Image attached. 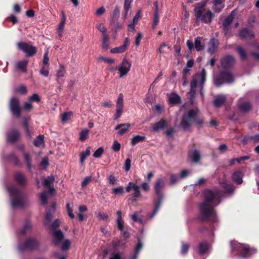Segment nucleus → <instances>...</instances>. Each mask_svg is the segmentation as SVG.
Segmentation results:
<instances>
[{
  "instance_id": "obj_1",
  "label": "nucleus",
  "mask_w": 259,
  "mask_h": 259,
  "mask_svg": "<svg viewBox=\"0 0 259 259\" xmlns=\"http://www.w3.org/2000/svg\"><path fill=\"white\" fill-rule=\"evenodd\" d=\"M202 194L203 201L199 205V220L202 222L216 223L218 216L214 208L221 201L220 192L218 190L212 191L207 189L203 191Z\"/></svg>"
},
{
  "instance_id": "obj_2",
  "label": "nucleus",
  "mask_w": 259,
  "mask_h": 259,
  "mask_svg": "<svg viewBox=\"0 0 259 259\" xmlns=\"http://www.w3.org/2000/svg\"><path fill=\"white\" fill-rule=\"evenodd\" d=\"M7 191L11 199V205L13 208L22 207L24 205L27 195L13 185H8Z\"/></svg>"
},
{
  "instance_id": "obj_3",
  "label": "nucleus",
  "mask_w": 259,
  "mask_h": 259,
  "mask_svg": "<svg viewBox=\"0 0 259 259\" xmlns=\"http://www.w3.org/2000/svg\"><path fill=\"white\" fill-rule=\"evenodd\" d=\"M164 186L165 181L163 178L158 179L155 183L154 189L155 195L157 198V200L154 202L155 207L153 212L150 216L151 218H153L156 214L160 207L162 199L164 197L162 190L164 188Z\"/></svg>"
},
{
  "instance_id": "obj_4",
  "label": "nucleus",
  "mask_w": 259,
  "mask_h": 259,
  "mask_svg": "<svg viewBox=\"0 0 259 259\" xmlns=\"http://www.w3.org/2000/svg\"><path fill=\"white\" fill-rule=\"evenodd\" d=\"M198 112L194 109L189 110L187 114H184L181 121V125L184 130H187L191 126L192 123L195 121L198 125L203 123V120L197 118Z\"/></svg>"
},
{
  "instance_id": "obj_5",
  "label": "nucleus",
  "mask_w": 259,
  "mask_h": 259,
  "mask_svg": "<svg viewBox=\"0 0 259 259\" xmlns=\"http://www.w3.org/2000/svg\"><path fill=\"white\" fill-rule=\"evenodd\" d=\"M206 71L203 69L200 73H196L192 77L190 83V94L191 97H193L196 93V88L197 84L200 88V93L201 96H203V89L204 82L206 79Z\"/></svg>"
},
{
  "instance_id": "obj_6",
  "label": "nucleus",
  "mask_w": 259,
  "mask_h": 259,
  "mask_svg": "<svg viewBox=\"0 0 259 259\" xmlns=\"http://www.w3.org/2000/svg\"><path fill=\"white\" fill-rule=\"evenodd\" d=\"M232 251H239L242 257H248L257 252V249L250 247L248 244H241L236 242H230Z\"/></svg>"
},
{
  "instance_id": "obj_7",
  "label": "nucleus",
  "mask_w": 259,
  "mask_h": 259,
  "mask_svg": "<svg viewBox=\"0 0 259 259\" xmlns=\"http://www.w3.org/2000/svg\"><path fill=\"white\" fill-rule=\"evenodd\" d=\"M40 245V243L37 239L34 237L27 238L23 243L18 246V249L21 252L25 251H32L37 250Z\"/></svg>"
},
{
  "instance_id": "obj_8",
  "label": "nucleus",
  "mask_w": 259,
  "mask_h": 259,
  "mask_svg": "<svg viewBox=\"0 0 259 259\" xmlns=\"http://www.w3.org/2000/svg\"><path fill=\"white\" fill-rule=\"evenodd\" d=\"M233 74L229 71L223 70L219 75L214 79V83L217 87H220L224 83H231L234 81Z\"/></svg>"
},
{
  "instance_id": "obj_9",
  "label": "nucleus",
  "mask_w": 259,
  "mask_h": 259,
  "mask_svg": "<svg viewBox=\"0 0 259 259\" xmlns=\"http://www.w3.org/2000/svg\"><path fill=\"white\" fill-rule=\"evenodd\" d=\"M196 18V22H202L205 24L211 22L214 17V14L209 10L205 12V11L194 12Z\"/></svg>"
},
{
  "instance_id": "obj_10",
  "label": "nucleus",
  "mask_w": 259,
  "mask_h": 259,
  "mask_svg": "<svg viewBox=\"0 0 259 259\" xmlns=\"http://www.w3.org/2000/svg\"><path fill=\"white\" fill-rule=\"evenodd\" d=\"M9 108L12 115L17 118L20 117L22 109L20 106V100L16 97H12L9 102Z\"/></svg>"
},
{
  "instance_id": "obj_11",
  "label": "nucleus",
  "mask_w": 259,
  "mask_h": 259,
  "mask_svg": "<svg viewBox=\"0 0 259 259\" xmlns=\"http://www.w3.org/2000/svg\"><path fill=\"white\" fill-rule=\"evenodd\" d=\"M18 48L26 54L27 57L34 56L37 53V50L36 47L29 45L25 42L17 43Z\"/></svg>"
},
{
  "instance_id": "obj_12",
  "label": "nucleus",
  "mask_w": 259,
  "mask_h": 259,
  "mask_svg": "<svg viewBox=\"0 0 259 259\" xmlns=\"http://www.w3.org/2000/svg\"><path fill=\"white\" fill-rule=\"evenodd\" d=\"M132 189L134 190V193L132 195L133 200L135 201L141 196L140 187L136 183L130 182L125 187V191L130 192Z\"/></svg>"
},
{
  "instance_id": "obj_13",
  "label": "nucleus",
  "mask_w": 259,
  "mask_h": 259,
  "mask_svg": "<svg viewBox=\"0 0 259 259\" xmlns=\"http://www.w3.org/2000/svg\"><path fill=\"white\" fill-rule=\"evenodd\" d=\"M131 65V63L126 58H124L122 60L121 64L118 68V70L120 73V77H122L127 74L130 70Z\"/></svg>"
},
{
  "instance_id": "obj_14",
  "label": "nucleus",
  "mask_w": 259,
  "mask_h": 259,
  "mask_svg": "<svg viewBox=\"0 0 259 259\" xmlns=\"http://www.w3.org/2000/svg\"><path fill=\"white\" fill-rule=\"evenodd\" d=\"M116 111L114 115V119L117 120L120 117L123 112V97L122 94L120 93L118 97L116 102Z\"/></svg>"
},
{
  "instance_id": "obj_15",
  "label": "nucleus",
  "mask_w": 259,
  "mask_h": 259,
  "mask_svg": "<svg viewBox=\"0 0 259 259\" xmlns=\"http://www.w3.org/2000/svg\"><path fill=\"white\" fill-rule=\"evenodd\" d=\"M221 65L224 69H228L232 67L235 63L234 57L232 55H227L221 60Z\"/></svg>"
},
{
  "instance_id": "obj_16",
  "label": "nucleus",
  "mask_w": 259,
  "mask_h": 259,
  "mask_svg": "<svg viewBox=\"0 0 259 259\" xmlns=\"http://www.w3.org/2000/svg\"><path fill=\"white\" fill-rule=\"evenodd\" d=\"M20 133L17 129H14L7 133V140L8 142L14 143L19 139Z\"/></svg>"
},
{
  "instance_id": "obj_17",
  "label": "nucleus",
  "mask_w": 259,
  "mask_h": 259,
  "mask_svg": "<svg viewBox=\"0 0 259 259\" xmlns=\"http://www.w3.org/2000/svg\"><path fill=\"white\" fill-rule=\"evenodd\" d=\"M130 45V39L126 37L122 45L111 49L110 52L112 54L122 53L124 52Z\"/></svg>"
},
{
  "instance_id": "obj_18",
  "label": "nucleus",
  "mask_w": 259,
  "mask_h": 259,
  "mask_svg": "<svg viewBox=\"0 0 259 259\" xmlns=\"http://www.w3.org/2000/svg\"><path fill=\"white\" fill-rule=\"evenodd\" d=\"M14 179L16 183L20 186L26 185L27 179L25 175L21 172H16L14 176Z\"/></svg>"
},
{
  "instance_id": "obj_19",
  "label": "nucleus",
  "mask_w": 259,
  "mask_h": 259,
  "mask_svg": "<svg viewBox=\"0 0 259 259\" xmlns=\"http://www.w3.org/2000/svg\"><path fill=\"white\" fill-rule=\"evenodd\" d=\"M126 241L125 240H122L117 238H115L112 242V246L114 250H118L119 248L125 249Z\"/></svg>"
},
{
  "instance_id": "obj_20",
  "label": "nucleus",
  "mask_w": 259,
  "mask_h": 259,
  "mask_svg": "<svg viewBox=\"0 0 259 259\" xmlns=\"http://www.w3.org/2000/svg\"><path fill=\"white\" fill-rule=\"evenodd\" d=\"M53 236L55 239L53 241V244L58 245L64 238V235L60 230L55 231L53 232Z\"/></svg>"
},
{
  "instance_id": "obj_21",
  "label": "nucleus",
  "mask_w": 259,
  "mask_h": 259,
  "mask_svg": "<svg viewBox=\"0 0 259 259\" xmlns=\"http://www.w3.org/2000/svg\"><path fill=\"white\" fill-rule=\"evenodd\" d=\"M244 176V174L240 170H237L234 171L232 176V179L233 182L238 185H240L242 183V178Z\"/></svg>"
},
{
  "instance_id": "obj_22",
  "label": "nucleus",
  "mask_w": 259,
  "mask_h": 259,
  "mask_svg": "<svg viewBox=\"0 0 259 259\" xmlns=\"http://www.w3.org/2000/svg\"><path fill=\"white\" fill-rule=\"evenodd\" d=\"M65 72L66 70L64 66L62 65H60L56 74V80L60 87L62 85V84L64 82V80L61 78V77H63L64 76Z\"/></svg>"
},
{
  "instance_id": "obj_23",
  "label": "nucleus",
  "mask_w": 259,
  "mask_h": 259,
  "mask_svg": "<svg viewBox=\"0 0 259 259\" xmlns=\"http://www.w3.org/2000/svg\"><path fill=\"white\" fill-rule=\"evenodd\" d=\"M208 45L209 47L208 48V52L210 54H212L218 49L219 45V41L217 39L212 38L209 41Z\"/></svg>"
},
{
  "instance_id": "obj_24",
  "label": "nucleus",
  "mask_w": 259,
  "mask_h": 259,
  "mask_svg": "<svg viewBox=\"0 0 259 259\" xmlns=\"http://www.w3.org/2000/svg\"><path fill=\"white\" fill-rule=\"evenodd\" d=\"M239 36L242 38H249L250 39L254 37L253 32L247 28H243L239 32Z\"/></svg>"
},
{
  "instance_id": "obj_25",
  "label": "nucleus",
  "mask_w": 259,
  "mask_h": 259,
  "mask_svg": "<svg viewBox=\"0 0 259 259\" xmlns=\"http://www.w3.org/2000/svg\"><path fill=\"white\" fill-rule=\"evenodd\" d=\"M167 122L165 119H161L160 121L155 123L152 126L154 132H157L159 130L163 129L167 126Z\"/></svg>"
},
{
  "instance_id": "obj_26",
  "label": "nucleus",
  "mask_w": 259,
  "mask_h": 259,
  "mask_svg": "<svg viewBox=\"0 0 259 259\" xmlns=\"http://www.w3.org/2000/svg\"><path fill=\"white\" fill-rule=\"evenodd\" d=\"M133 0H124L123 10L122 13V18L125 19L127 17L128 12L131 9V3Z\"/></svg>"
},
{
  "instance_id": "obj_27",
  "label": "nucleus",
  "mask_w": 259,
  "mask_h": 259,
  "mask_svg": "<svg viewBox=\"0 0 259 259\" xmlns=\"http://www.w3.org/2000/svg\"><path fill=\"white\" fill-rule=\"evenodd\" d=\"M143 243L140 239L138 240V243L135 246L134 253L130 257V259H137L138 256L143 247Z\"/></svg>"
},
{
  "instance_id": "obj_28",
  "label": "nucleus",
  "mask_w": 259,
  "mask_h": 259,
  "mask_svg": "<svg viewBox=\"0 0 259 259\" xmlns=\"http://www.w3.org/2000/svg\"><path fill=\"white\" fill-rule=\"evenodd\" d=\"M238 108L240 111L246 113L251 109L252 105L249 102H243L239 104Z\"/></svg>"
},
{
  "instance_id": "obj_29",
  "label": "nucleus",
  "mask_w": 259,
  "mask_h": 259,
  "mask_svg": "<svg viewBox=\"0 0 259 259\" xmlns=\"http://www.w3.org/2000/svg\"><path fill=\"white\" fill-rule=\"evenodd\" d=\"M23 157L27 169L29 170H31V168H32V156L28 153L24 152Z\"/></svg>"
},
{
  "instance_id": "obj_30",
  "label": "nucleus",
  "mask_w": 259,
  "mask_h": 259,
  "mask_svg": "<svg viewBox=\"0 0 259 259\" xmlns=\"http://www.w3.org/2000/svg\"><path fill=\"white\" fill-rule=\"evenodd\" d=\"M199 253L200 255L204 254L209 249V244L206 241L200 242L198 246Z\"/></svg>"
},
{
  "instance_id": "obj_31",
  "label": "nucleus",
  "mask_w": 259,
  "mask_h": 259,
  "mask_svg": "<svg viewBox=\"0 0 259 259\" xmlns=\"http://www.w3.org/2000/svg\"><path fill=\"white\" fill-rule=\"evenodd\" d=\"M28 61L26 60L18 61L16 64V67L22 72H25L27 70V66Z\"/></svg>"
},
{
  "instance_id": "obj_32",
  "label": "nucleus",
  "mask_w": 259,
  "mask_h": 259,
  "mask_svg": "<svg viewBox=\"0 0 259 259\" xmlns=\"http://www.w3.org/2000/svg\"><path fill=\"white\" fill-rule=\"evenodd\" d=\"M168 100L170 104L172 105H176L180 103L181 98L177 93H172L170 95Z\"/></svg>"
},
{
  "instance_id": "obj_33",
  "label": "nucleus",
  "mask_w": 259,
  "mask_h": 259,
  "mask_svg": "<svg viewBox=\"0 0 259 259\" xmlns=\"http://www.w3.org/2000/svg\"><path fill=\"white\" fill-rule=\"evenodd\" d=\"M56 209V204L54 203L51 208L47 211L46 215V221L50 222L51 221L54 217V213H55Z\"/></svg>"
},
{
  "instance_id": "obj_34",
  "label": "nucleus",
  "mask_w": 259,
  "mask_h": 259,
  "mask_svg": "<svg viewBox=\"0 0 259 259\" xmlns=\"http://www.w3.org/2000/svg\"><path fill=\"white\" fill-rule=\"evenodd\" d=\"M226 101V97L225 96H218L213 101V105L216 107H219L223 105Z\"/></svg>"
},
{
  "instance_id": "obj_35",
  "label": "nucleus",
  "mask_w": 259,
  "mask_h": 259,
  "mask_svg": "<svg viewBox=\"0 0 259 259\" xmlns=\"http://www.w3.org/2000/svg\"><path fill=\"white\" fill-rule=\"evenodd\" d=\"M236 51L238 54L241 60L244 61L247 58V54L245 50L242 47L238 46L236 47Z\"/></svg>"
},
{
  "instance_id": "obj_36",
  "label": "nucleus",
  "mask_w": 259,
  "mask_h": 259,
  "mask_svg": "<svg viewBox=\"0 0 259 259\" xmlns=\"http://www.w3.org/2000/svg\"><path fill=\"white\" fill-rule=\"evenodd\" d=\"M7 159L14 162L15 165L20 166L21 163L18 157L14 153H12L7 156Z\"/></svg>"
},
{
  "instance_id": "obj_37",
  "label": "nucleus",
  "mask_w": 259,
  "mask_h": 259,
  "mask_svg": "<svg viewBox=\"0 0 259 259\" xmlns=\"http://www.w3.org/2000/svg\"><path fill=\"white\" fill-rule=\"evenodd\" d=\"M234 10L232 11L231 14L224 20L222 23L223 26H230L234 19Z\"/></svg>"
},
{
  "instance_id": "obj_38",
  "label": "nucleus",
  "mask_w": 259,
  "mask_h": 259,
  "mask_svg": "<svg viewBox=\"0 0 259 259\" xmlns=\"http://www.w3.org/2000/svg\"><path fill=\"white\" fill-rule=\"evenodd\" d=\"M110 45L109 36L108 34H105L103 36L102 48L104 50H107Z\"/></svg>"
},
{
  "instance_id": "obj_39",
  "label": "nucleus",
  "mask_w": 259,
  "mask_h": 259,
  "mask_svg": "<svg viewBox=\"0 0 259 259\" xmlns=\"http://www.w3.org/2000/svg\"><path fill=\"white\" fill-rule=\"evenodd\" d=\"M120 14V9L118 6H116L113 11L112 15L111 17V22H115L117 21Z\"/></svg>"
},
{
  "instance_id": "obj_40",
  "label": "nucleus",
  "mask_w": 259,
  "mask_h": 259,
  "mask_svg": "<svg viewBox=\"0 0 259 259\" xmlns=\"http://www.w3.org/2000/svg\"><path fill=\"white\" fill-rule=\"evenodd\" d=\"M54 181L55 178L53 176H49L44 180L43 185L47 188L51 187L53 186Z\"/></svg>"
},
{
  "instance_id": "obj_41",
  "label": "nucleus",
  "mask_w": 259,
  "mask_h": 259,
  "mask_svg": "<svg viewBox=\"0 0 259 259\" xmlns=\"http://www.w3.org/2000/svg\"><path fill=\"white\" fill-rule=\"evenodd\" d=\"M145 136L137 135L133 138L131 141V144L135 146L139 143L142 142L146 140Z\"/></svg>"
},
{
  "instance_id": "obj_42",
  "label": "nucleus",
  "mask_w": 259,
  "mask_h": 259,
  "mask_svg": "<svg viewBox=\"0 0 259 259\" xmlns=\"http://www.w3.org/2000/svg\"><path fill=\"white\" fill-rule=\"evenodd\" d=\"M91 147H88L84 152H82L80 153V161L82 165L84 164V161L85 160L87 157L90 155Z\"/></svg>"
},
{
  "instance_id": "obj_43",
  "label": "nucleus",
  "mask_w": 259,
  "mask_h": 259,
  "mask_svg": "<svg viewBox=\"0 0 259 259\" xmlns=\"http://www.w3.org/2000/svg\"><path fill=\"white\" fill-rule=\"evenodd\" d=\"M207 4L206 1H202L200 3H197L195 6L194 9V12H196L197 11H205V7Z\"/></svg>"
},
{
  "instance_id": "obj_44",
  "label": "nucleus",
  "mask_w": 259,
  "mask_h": 259,
  "mask_svg": "<svg viewBox=\"0 0 259 259\" xmlns=\"http://www.w3.org/2000/svg\"><path fill=\"white\" fill-rule=\"evenodd\" d=\"M32 225L31 222L27 221L25 222L24 227L20 231V234L22 235H24L27 231L31 230Z\"/></svg>"
},
{
  "instance_id": "obj_45",
  "label": "nucleus",
  "mask_w": 259,
  "mask_h": 259,
  "mask_svg": "<svg viewBox=\"0 0 259 259\" xmlns=\"http://www.w3.org/2000/svg\"><path fill=\"white\" fill-rule=\"evenodd\" d=\"M191 158L193 161L195 162H199L200 159V154L199 152L197 150H194L192 153Z\"/></svg>"
},
{
  "instance_id": "obj_46",
  "label": "nucleus",
  "mask_w": 259,
  "mask_h": 259,
  "mask_svg": "<svg viewBox=\"0 0 259 259\" xmlns=\"http://www.w3.org/2000/svg\"><path fill=\"white\" fill-rule=\"evenodd\" d=\"M223 188L225 191V193L232 194L234 191V186L231 184H225Z\"/></svg>"
},
{
  "instance_id": "obj_47",
  "label": "nucleus",
  "mask_w": 259,
  "mask_h": 259,
  "mask_svg": "<svg viewBox=\"0 0 259 259\" xmlns=\"http://www.w3.org/2000/svg\"><path fill=\"white\" fill-rule=\"evenodd\" d=\"M44 136L42 135H39L37 137V138L35 139V140L33 142L34 145L36 147H39L41 144H42L44 142Z\"/></svg>"
},
{
  "instance_id": "obj_48",
  "label": "nucleus",
  "mask_w": 259,
  "mask_h": 259,
  "mask_svg": "<svg viewBox=\"0 0 259 259\" xmlns=\"http://www.w3.org/2000/svg\"><path fill=\"white\" fill-rule=\"evenodd\" d=\"M66 22V16L65 15V14L63 11H62V18H61V21L59 23V26H58V31L60 32H61L64 27L65 24Z\"/></svg>"
},
{
  "instance_id": "obj_49",
  "label": "nucleus",
  "mask_w": 259,
  "mask_h": 259,
  "mask_svg": "<svg viewBox=\"0 0 259 259\" xmlns=\"http://www.w3.org/2000/svg\"><path fill=\"white\" fill-rule=\"evenodd\" d=\"M190 248V244L187 242H182L181 248V253L183 255H185L187 253L188 250Z\"/></svg>"
},
{
  "instance_id": "obj_50",
  "label": "nucleus",
  "mask_w": 259,
  "mask_h": 259,
  "mask_svg": "<svg viewBox=\"0 0 259 259\" xmlns=\"http://www.w3.org/2000/svg\"><path fill=\"white\" fill-rule=\"evenodd\" d=\"M89 133V130L87 128L83 129L80 133L79 140L83 142L87 139Z\"/></svg>"
},
{
  "instance_id": "obj_51",
  "label": "nucleus",
  "mask_w": 259,
  "mask_h": 259,
  "mask_svg": "<svg viewBox=\"0 0 259 259\" xmlns=\"http://www.w3.org/2000/svg\"><path fill=\"white\" fill-rule=\"evenodd\" d=\"M245 141H252L254 143L259 142V134H256L251 136L245 137L243 139V142Z\"/></svg>"
},
{
  "instance_id": "obj_52",
  "label": "nucleus",
  "mask_w": 259,
  "mask_h": 259,
  "mask_svg": "<svg viewBox=\"0 0 259 259\" xmlns=\"http://www.w3.org/2000/svg\"><path fill=\"white\" fill-rule=\"evenodd\" d=\"M195 48L196 51L198 52L202 51L204 48V46L201 45V42L199 37H197L195 38Z\"/></svg>"
},
{
  "instance_id": "obj_53",
  "label": "nucleus",
  "mask_w": 259,
  "mask_h": 259,
  "mask_svg": "<svg viewBox=\"0 0 259 259\" xmlns=\"http://www.w3.org/2000/svg\"><path fill=\"white\" fill-rule=\"evenodd\" d=\"M40 199L42 205H45L48 203V198L46 192H43L40 193Z\"/></svg>"
},
{
  "instance_id": "obj_54",
  "label": "nucleus",
  "mask_w": 259,
  "mask_h": 259,
  "mask_svg": "<svg viewBox=\"0 0 259 259\" xmlns=\"http://www.w3.org/2000/svg\"><path fill=\"white\" fill-rule=\"evenodd\" d=\"M124 192L123 188L122 187H118L114 188L112 190V193L115 195H122Z\"/></svg>"
},
{
  "instance_id": "obj_55",
  "label": "nucleus",
  "mask_w": 259,
  "mask_h": 259,
  "mask_svg": "<svg viewBox=\"0 0 259 259\" xmlns=\"http://www.w3.org/2000/svg\"><path fill=\"white\" fill-rule=\"evenodd\" d=\"M123 124H125V125H123L118 132V134L120 136L124 134L131 125L130 123H123Z\"/></svg>"
},
{
  "instance_id": "obj_56",
  "label": "nucleus",
  "mask_w": 259,
  "mask_h": 259,
  "mask_svg": "<svg viewBox=\"0 0 259 259\" xmlns=\"http://www.w3.org/2000/svg\"><path fill=\"white\" fill-rule=\"evenodd\" d=\"M117 228L120 231H123L124 230V222L123 221L122 218L117 219Z\"/></svg>"
},
{
  "instance_id": "obj_57",
  "label": "nucleus",
  "mask_w": 259,
  "mask_h": 259,
  "mask_svg": "<svg viewBox=\"0 0 259 259\" xmlns=\"http://www.w3.org/2000/svg\"><path fill=\"white\" fill-rule=\"evenodd\" d=\"M104 152V149L100 147L97 149L93 154V157L95 158H100Z\"/></svg>"
},
{
  "instance_id": "obj_58",
  "label": "nucleus",
  "mask_w": 259,
  "mask_h": 259,
  "mask_svg": "<svg viewBox=\"0 0 259 259\" xmlns=\"http://www.w3.org/2000/svg\"><path fill=\"white\" fill-rule=\"evenodd\" d=\"M29 101L36 102L39 103L40 101V98L37 94H34L29 98Z\"/></svg>"
},
{
  "instance_id": "obj_59",
  "label": "nucleus",
  "mask_w": 259,
  "mask_h": 259,
  "mask_svg": "<svg viewBox=\"0 0 259 259\" xmlns=\"http://www.w3.org/2000/svg\"><path fill=\"white\" fill-rule=\"evenodd\" d=\"M73 115L72 112H65L62 115V121L65 122Z\"/></svg>"
},
{
  "instance_id": "obj_60",
  "label": "nucleus",
  "mask_w": 259,
  "mask_h": 259,
  "mask_svg": "<svg viewBox=\"0 0 259 259\" xmlns=\"http://www.w3.org/2000/svg\"><path fill=\"white\" fill-rule=\"evenodd\" d=\"M111 23L114 25V33L115 34H116L117 32L122 29V26L117 21H115V22Z\"/></svg>"
},
{
  "instance_id": "obj_61",
  "label": "nucleus",
  "mask_w": 259,
  "mask_h": 259,
  "mask_svg": "<svg viewBox=\"0 0 259 259\" xmlns=\"http://www.w3.org/2000/svg\"><path fill=\"white\" fill-rule=\"evenodd\" d=\"M93 181V179L91 177H85L83 181L81 183V187L82 188H85L87 186L91 183Z\"/></svg>"
},
{
  "instance_id": "obj_62",
  "label": "nucleus",
  "mask_w": 259,
  "mask_h": 259,
  "mask_svg": "<svg viewBox=\"0 0 259 259\" xmlns=\"http://www.w3.org/2000/svg\"><path fill=\"white\" fill-rule=\"evenodd\" d=\"M71 242L69 240H66L62 244L61 248L63 250L66 251L69 249Z\"/></svg>"
},
{
  "instance_id": "obj_63",
  "label": "nucleus",
  "mask_w": 259,
  "mask_h": 259,
  "mask_svg": "<svg viewBox=\"0 0 259 259\" xmlns=\"http://www.w3.org/2000/svg\"><path fill=\"white\" fill-rule=\"evenodd\" d=\"M178 179L179 177L177 175L171 174L169 178L170 184L172 185L175 184L177 182Z\"/></svg>"
},
{
  "instance_id": "obj_64",
  "label": "nucleus",
  "mask_w": 259,
  "mask_h": 259,
  "mask_svg": "<svg viewBox=\"0 0 259 259\" xmlns=\"http://www.w3.org/2000/svg\"><path fill=\"white\" fill-rule=\"evenodd\" d=\"M120 144L118 141H115L112 147V149L115 152H118L120 149Z\"/></svg>"
}]
</instances>
